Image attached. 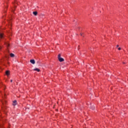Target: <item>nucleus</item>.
Masks as SVG:
<instances>
[{"instance_id":"nucleus-14","label":"nucleus","mask_w":128,"mask_h":128,"mask_svg":"<svg viewBox=\"0 0 128 128\" xmlns=\"http://www.w3.org/2000/svg\"><path fill=\"white\" fill-rule=\"evenodd\" d=\"M2 83H0V88L2 86Z\"/></svg>"},{"instance_id":"nucleus-13","label":"nucleus","mask_w":128,"mask_h":128,"mask_svg":"<svg viewBox=\"0 0 128 128\" xmlns=\"http://www.w3.org/2000/svg\"><path fill=\"white\" fill-rule=\"evenodd\" d=\"M118 50H122V48H118Z\"/></svg>"},{"instance_id":"nucleus-19","label":"nucleus","mask_w":128,"mask_h":128,"mask_svg":"<svg viewBox=\"0 0 128 128\" xmlns=\"http://www.w3.org/2000/svg\"><path fill=\"white\" fill-rule=\"evenodd\" d=\"M12 12H14V10H12Z\"/></svg>"},{"instance_id":"nucleus-7","label":"nucleus","mask_w":128,"mask_h":128,"mask_svg":"<svg viewBox=\"0 0 128 128\" xmlns=\"http://www.w3.org/2000/svg\"><path fill=\"white\" fill-rule=\"evenodd\" d=\"M34 70H36V72H40V70L38 68L34 69Z\"/></svg>"},{"instance_id":"nucleus-10","label":"nucleus","mask_w":128,"mask_h":128,"mask_svg":"<svg viewBox=\"0 0 128 128\" xmlns=\"http://www.w3.org/2000/svg\"><path fill=\"white\" fill-rule=\"evenodd\" d=\"M6 76H10V72L9 71H6Z\"/></svg>"},{"instance_id":"nucleus-8","label":"nucleus","mask_w":128,"mask_h":128,"mask_svg":"<svg viewBox=\"0 0 128 128\" xmlns=\"http://www.w3.org/2000/svg\"><path fill=\"white\" fill-rule=\"evenodd\" d=\"M33 14H34V16H37V14H38V12H33Z\"/></svg>"},{"instance_id":"nucleus-12","label":"nucleus","mask_w":128,"mask_h":128,"mask_svg":"<svg viewBox=\"0 0 128 128\" xmlns=\"http://www.w3.org/2000/svg\"><path fill=\"white\" fill-rule=\"evenodd\" d=\"M10 24H9V26H12V24H10V22H9Z\"/></svg>"},{"instance_id":"nucleus-15","label":"nucleus","mask_w":128,"mask_h":128,"mask_svg":"<svg viewBox=\"0 0 128 128\" xmlns=\"http://www.w3.org/2000/svg\"><path fill=\"white\" fill-rule=\"evenodd\" d=\"M10 82H12V80H10Z\"/></svg>"},{"instance_id":"nucleus-5","label":"nucleus","mask_w":128,"mask_h":128,"mask_svg":"<svg viewBox=\"0 0 128 128\" xmlns=\"http://www.w3.org/2000/svg\"><path fill=\"white\" fill-rule=\"evenodd\" d=\"M12 104H13L14 106L16 105V100H14V101L13 102Z\"/></svg>"},{"instance_id":"nucleus-3","label":"nucleus","mask_w":128,"mask_h":128,"mask_svg":"<svg viewBox=\"0 0 128 128\" xmlns=\"http://www.w3.org/2000/svg\"><path fill=\"white\" fill-rule=\"evenodd\" d=\"M30 62H31V64H36V62L34 61V60H30Z\"/></svg>"},{"instance_id":"nucleus-4","label":"nucleus","mask_w":128,"mask_h":128,"mask_svg":"<svg viewBox=\"0 0 128 128\" xmlns=\"http://www.w3.org/2000/svg\"><path fill=\"white\" fill-rule=\"evenodd\" d=\"M18 4V2H16V0H15L14 2H13V4H14V8H16V4Z\"/></svg>"},{"instance_id":"nucleus-16","label":"nucleus","mask_w":128,"mask_h":128,"mask_svg":"<svg viewBox=\"0 0 128 128\" xmlns=\"http://www.w3.org/2000/svg\"><path fill=\"white\" fill-rule=\"evenodd\" d=\"M116 48H118V45H117V46H116Z\"/></svg>"},{"instance_id":"nucleus-9","label":"nucleus","mask_w":128,"mask_h":128,"mask_svg":"<svg viewBox=\"0 0 128 128\" xmlns=\"http://www.w3.org/2000/svg\"><path fill=\"white\" fill-rule=\"evenodd\" d=\"M10 56L11 58H14V54L12 53H11L10 54Z\"/></svg>"},{"instance_id":"nucleus-11","label":"nucleus","mask_w":128,"mask_h":128,"mask_svg":"<svg viewBox=\"0 0 128 128\" xmlns=\"http://www.w3.org/2000/svg\"><path fill=\"white\" fill-rule=\"evenodd\" d=\"M0 38H4V36L2 35V34H0Z\"/></svg>"},{"instance_id":"nucleus-17","label":"nucleus","mask_w":128,"mask_h":128,"mask_svg":"<svg viewBox=\"0 0 128 128\" xmlns=\"http://www.w3.org/2000/svg\"><path fill=\"white\" fill-rule=\"evenodd\" d=\"M0 50H2V46H0Z\"/></svg>"},{"instance_id":"nucleus-18","label":"nucleus","mask_w":128,"mask_h":128,"mask_svg":"<svg viewBox=\"0 0 128 128\" xmlns=\"http://www.w3.org/2000/svg\"><path fill=\"white\" fill-rule=\"evenodd\" d=\"M92 110H94V107H93Z\"/></svg>"},{"instance_id":"nucleus-20","label":"nucleus","mask_w":128,"mask_h":128,"mask_svg":"<svg viewBox=\"0 0 128 128\" xmlns=\"http://www.w3.org/2000/svg\"><path fill=\"white\" fill-rule=\"evenodd\" d=\"M0 128H2V127H0Z\"/></svg>"},{"instance_id":"nucleus-2","label":"nucleus","mask_w":128,"mask_h":128,"mask_svg":"<svg viewBox=\"0 0 128 128\" xmlns=\"http://www.w3.org/2000/svg\"><path fill=\"white\" fill-rule=\"evenodd\" d=\"M2 102L3 106H4V104H6V100H4V97H3V100L2 101Z\"/></svg>"},{"instance_id":"nucleus-6","label":"nucleus","mask_w":128,"mask_h":128,"mask_svg":"<svg viewBox=\"0 0 128 128\" xmlns=\"http://www.w3.org/2000/svg\"><path fill=\"white\" fill-rule=\"evenodd\" d=\"M5 44L7 46V48H8V46H10V44H8V42H6Z\"/></svg>"},{"instance_id":"nucleus-1","label":"nucleus","mask_w":128,"mask_h":128,"mask_svg":"<svg viewBox=\"0 0 128 128\" xmlns=\"http://www.w3.org/2000/svg\"><path fill=\"white\" fill-rule=\"evenodd\" d=\"M58 59L59 62H64V60L63 58H62L60 57V54H59L58 55Z\"/></svg>"}]
</instances>
